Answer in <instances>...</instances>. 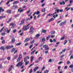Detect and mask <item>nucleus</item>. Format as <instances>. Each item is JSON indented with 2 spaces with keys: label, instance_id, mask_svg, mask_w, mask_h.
<instances>
[{
  "label": "nucleus",
  "instance_id": "nucleus-38",
  "mask_svg": "<svg viewBox=\"0 0 73 73\" xmlns=\"http://www.w3.org/2000/svg\"><path fill=\"white\" fill-rule=\"evenodd\" d=\"M64 38H65V36H63L61 38L60 40H64Z\"/></svg>",
  "mask_w": 73,
  "mask_h": 73
},
{
  "label": "nucleus",
  "instance_id": "nucleus-54",
  "mask_svg": "<svg viewBox=\"0 0 73 73\" xmlns=\"http://www.w3.org/2000/svg\"><path fill=\"white\" fill-rule=\"evenodd\" d=\"M36 15H38V14H40V11H37V12H36Z\"/></svg>",
  "mask_w": 73,
  "mask_h": 73
},
{
  "label": "nucleus",
  "instance_id": "nucleus-60",
  "mask_svg": "<svg viewBox=\"0 0 73 73\" xmlns=\"http://www.w3.org/2000/svg\"><path fill=\"white\" fill-rule=\"evenodd\" d=\"M7 60H11V57H8L7 58Z\"/></svg>",
  "mask_w": 73,
  "mask_h": 73
},
{
  "label": "nucleus",
  "instance_id": "nucleus-4",
  "mask_svg": "<svg viewBox=\"0 0 73 73\" xmlns=\"http://www.w3.org/2000/svg\"><path fill=\"white\" fill-rule=\"evenodd\" d=\"M23 65V62H19L17 64L16 66L17 67H19V66H21Z\"/></svg>",
  "mask_w": 73,
  "mask_h": 73
},
{
  "label": "nucleus",
  "instance_id": "nucleus-22",
  "mask_svg": "<svg viewBox=\"0 0 73 73\" xmlns=\"http://www.w3.org/2000/svg\"><path fill=\"white\" fill-rule=\"evenodd\" d=\"M18 2H19L18 1H15L13 3V4H17V3H18Z\"/></svg>",
  "mask_w": 73,
  "mask_h": 73
},
{
  "label": "nucleus",
  "instance_id": "nucleus-29",
  "mask_svg": "<svg viewBox=\"0 0 73 73\" xmlns=\"http://www.w3.org/2000/svg\"><path fill=\"white\" fill-rule=\"evenodd\" d=\"M25 62V65H27L29 64V61H27Z\"/></svg>",
  "mask_w": 73,
  "mask_h": 73
},
{
  "label": "nucleus",
  "instance_id": "nucleus-33",
  "mask_svg": "<svg viewBox=\"0 0 73 73\" xmlns=\"http://www.w3.org/2000/svg\"><path fill=\"white\" fill-rule=\"evenodd\" d=\"M45 66L43 67L42 69L41 72H42V71H43V70H44V69H45Z\"/></svg>",
  "mask_w": 73,
  "mask_h": 73
},
{
  "label": "nucleus",
  "instance_id": "nucleus-56",
  "mask_svg": "<svg viewBox=\"0 0 73 73\" xmlns=\"http://www.w3.org/2000/svg\"><path fill=\"white\" fill-rule=\"evenodd\" d=\"M63 12V9H61L59 10L60 12Z\"/></svg>",
  "mask_w": 73,
  "mask_h": 73
},
{
  "label": "nucleus",
  "instance_id": "nucleus-36",
  "mask_svg": "<svg viewBox=\"0 0 73 73\" xmlns=\"http://www.w3.org/2000/svg\"><path fill=\"white\" fill-rule=\"evenodd\" d=\"M11 70H12V68L11 67H10L9 68V72Z\"/></svg>",
  "mask_w": 73,
  "mask_h": 73
},
{
  "label": "nucleus",
  "instance_id": "nucleus-3",
  "mask_svg": "<svg viewBox=\"0 0 73 73\" xmlns=\"http://www.w3.org/2000/svg\"><path fill=\"white\" fill-rule=\"evenodd\" d=\"M18 8V6L17 5H13L12 7H11V9H16Z\"/></svg>",
  "mask_w": 73,
  "mask_h": 73
},
{
  "label": "nucleus",
  "instance_id": "nucleus-41",
  "mask_svg": "<svg viewBox=\"0 0 73 73\" xmlns=\"http://www.w3.org/2000/svg\"><path fill=\"white\" fill-rule=\"evenodd\" d=\"M33 47V44H32L30 45V46L29 47V48L30 49H31V48Z\"/></svg>",
  "mask_w": 73,
  "mask_h": 73
},
{
  "label": "nucleus",
  "instance_id": "nucleus-44",
  "mask_svg": "<svg viewBox=\"0 0 73 73\" xmlns=\"http://www.w3.org/2000/svg\"><path fill=\"white\" fill-rule=\"evenodd\" d=\"M44 53H45L46 54H47V53H48V51L46 50V51H44Z\"/></svg>",
  "mask_w": 73,
  "mask_h": 73
},
{
  "label": "nucleus",
  "instance_id": "nucleus-6",
  "mask_svg": "<svg viewBox=\"0 0 73 73\" xmlns=\"http://www.w3.org/2000/svg\"><path fill=\"white\" fill-rule=\"evenodd\" d=\"M66 21H65L63 22H61L59 24V25L60 26H63V25H64V24H66Z\"/></svg>",
  "mask_w": 73,
  "mask_h": 73
},
{
  "label": "nucleus",
  "instance_id": "nucleus-53",
  "mask_svg": "<svg viewBox=\"0 0 73 73\" xmlns=\"http://www.w3.org/2000/svg\"><path fill=\"white\" fill-rule=\"evenodd\" d=\"M7 31H8V30L7 29H5L4 30V32H7Z\"/></svg>",
  "mask_w": 73,
  "mask_h": 73
},
{
  "label": "nucleus",
  "instance_id": "nucleus-52",
  "mask_svg": "<svg viewBox=\"0 0 73 73\" xmlns=\"http://www.w3.org/2000/svg\"><path fill=\"white\" fill-rule=\"evenodd\" d=\"M67 65H68V64H70V61H67Z\"/></svg>",
  "mask_w": 73,
  "mask_h": 73
},
{
  "label": "nucleus",
  "instance_id": "nucleus-31",
  "mask_svg": "<svg viewBox=\"0 0 73 73\" xmlns=\"http://www.w3.org/2000/svg\"><path fill=\"white\" fill-rule=\"evenodd\" d=\"M48 72H49V70H47L44 71V73H48Z\"/></svg>",
  "mask_w": 73,
  "mask_h": 73
},
{
  "label": "nucleus",
  "instance_id": "nucleus-37",
  "mask_svg": "<svg viewBox=\"0 0 73 73\" xmlns=\"http://www.w3.org/2000/svg\"><path fill=\"white\" fill-rule=\"evenodd\" d=\"M4 27H3L2 29H1V31H0V32L1 33V32H2V31H3V29H4Z\"/></svg>",
  "mask_w": 73,
  "mask_h": 73
},
{
  "label": "nucleus",
  "instance_id": "nucleus-62",
  "mask_svg": "<svg viewBox=\"0 0 73 73\" xmlns=\"http://www.w3.org/2000/svg\"><path fill=\"white\" fill-rule=\"evenodd\" d=\"M72 2H73V1L72 0H70V3L71 4V3H72Z\"/></svg>",
  "mask_w": 73,
  "mask_h": 73
},
{
  "label": "nucleus",
  "instance_id": "nucleus-25",
  "mask_svg": "<svg viewBox=\"0 0 73 73\" xmlns=\"http://www.w3.org/2000/svg\"><path fill=\"white\" fill-rule=\"evenodd\" d=\"M42 12H45V8H44L42 9Z\"/></svg>",
  "mask_w": 73,
  "mask_h": 73
},
{
  "label": "nucleus",
  "instance_id": "nucleus-34",
  "mask_svg": "<svg viewBox=\"0 0 73 73\" xmlns=\"http://www.w3.org/2000/svg\"><path fill=\"white\" fill-rule=\"evenodd\" d=\"M16 31H17V30H16V29H15L13 31V33H15L16 32Z\"/></svg>",
  "mask_w": 73,
  "mask_h": 73
},
{
  "label": "nucleus",
  "instance_id": "nucleus-23",
  "mask_svg": "<svg viewBox=\"0 0 73 73\" xmlns=\"http://www.w3.org/2000/svg\"><path fill=\"white\" fill-rule=\"evenodd\" d=\"M16 50V48H13V49H12L11 50V52H13L14 51H15Z\"/></svg>",
  "mask_w": 73,
  "mask_h": 73
},
{
  "label": "nucleus",
  "instance_id": "nucleus-2",
  "mask_svg": "<svg viewBox=\"0 0 73 73\" xmlns=\"http://www.w3.org/2000/svg\"><path fill=\"white\" fill-rule=\"evenodd\" d=\"M13 48V46L12 45H11V46H6L5 47V49H11V48Z\"/></svg>",
  "mask_w": 73,
  "mask_h": 73
},
{
  "label": "nucleus",
  "instance_id": "nucleus-61",
  "mask_svg": "<svg viewBox=\"0 0 73 73\" xmlns=\"http://www.w3.org/2000/svg\"><path fill=\"white\" fill-rule=\"evenodd\" d=\"M56 11L57 12H59V9H58L56 10Z\"/></svg>",
  "mask_w": 73,
  "mask_h": 73
},
{
  "label": "nucleus",
  "instance_id": "nucleus-63",
  "mask_svg": "<svg viewBox=\"0 0 73 73\" xmlns=\"http://www.w3.org/2000/svg\"><path fill=\"white\" fill-rule=\"evenodd\" d=\"M59 4L60 5H62V4H63V3L62 2H60L59 3Z\"/></svg>",
  "mask_w": 73,
  "mask_h": 73
},
{
  "label": "nucleus",
  "instance_id": "nucleus-7",
  "mask_svg": "<svg viewBox=\"0 0 73 73\" xmlns=\"http://www.w3.org/2000/svg\"><path fill=\"white\" fill-rule=\"evenodd\" d=\"M11 25H12V27H11V28H12V29H13L15 27V24L13 23H11L9 25V26H11Z\"/></svg>",
  "mask_w": 73,
  "mask_h": 73
},
{
  "label": "nucleus",
  "instance_id": "nucleus-64",
  "mask_svg": "<svg viewBox=\"0 0 73 73\" xmlns=\"http://www.w3.org/2000/svg\"><path fill=\"white\" fill-rule=\"evenodd\" d=\"M64 18V16L62 15L61 16H60V19H62Z\"/></svg>",
  "mask_w": 73,
  "mask_h": 73
},
{
  "label": "nucleus",
  "instance_id": "nucleus-24",
  "mask_svg": "<svg viewBox=\"0 0 73 73\" xmlns=\"http://www.w3.org/2000/svg\"><path fill=\"white\" fill-rule=\"evenodd\" d=\"M27 58L26 57H25L24 58V62H27Z\"/></svg>",
  "mask_w": 73,
  "mask_h": 73
},
{
  "label": "nucleus",
  "instance_id": "nucleus-51",
  "mask_svg": "<svg viewBox=\"0 0 73 73\" xmlns=\"http://www.w3.org/2000/svg\"><path fill=\"white\" fill-rule=\"evenodd\" d=\"M5 35V33H2V36H4Z\"/></svg>",
  "mask_w": 73,
  "mask_h": 73
},
{
  "label": "nucleus",
  "instance_id": "nucleus-58",
  "mask_svg": "<svg viewBox=\"0 0 73 73\" xmlns=\"http://www.w3.org/2000/svg\"><path fill=\"white\" fill-rule=\"evenodd\" d=\"M51 21H53L54 20V19H53V18H52L50 19Z\"/></svg>",
  "mask_w": 73,
  "mask_h": 73
},
{
  "label": "nucleus",
  "instance_id": "nucleus-8",
  "mask_svg": "<svg viewBox=\"0 0 73 73\" xmlns=\"http://www.w3.org/2000/svg\"><path fill=\"white\" fill-rule=\"evenodd\" d=\"M21 9H22V8H21V7H20L19 9L18 10V12H19L20 13H21V12H23V11H24V10L23 9H22L21 10H20Z\"/></svg>",
  "mask_w": 73,
  "mask_h": 73
},
{
  "label": "nucleus",
  "instance_id": "nucleus-59",
  "mask_svg": "<svg viewBox=\"0 0 73 73\" xmlns=\"http://www.w3.org/2000/svg\"><path fill=\"white\" fill-rule=\"evenodd\" d=\"M32 72H33V71H32V69H31L30 71V73H32Z\"/></svg>",
  "mask_w": 73,
  "mask_h": 73
},
{
  "label": "nucleus",
  "instance_id": "nucleus-20",
  "mask_svg": "<svg viewBox=\"0 0 73 73\" xmlns=\"http://www.w3.org/2000/svg\"><path fill=\"white\" fill-rule=\"evenodd\" d=\"M45 40H46L45 39V38H43L42 39V42H44L45 41Z\"/></svg>",
  "mask_w": 73,
  "mask_h": 73
},
{
  "label": "nucleus",
  "instance_id": "nucleus-50",
  "mask_svg": "<svg viewBox=\"0 0 73 73\" xmlns=\"http://www.w3.org/2000/svg\"><path fill=\"white\" fill-rule=\"evenodd\" d=\"M11 29H10L9 30L7 31V33H9V32H10V31H11Z\"/></svg>",
  "mask_w": 73,
  "mask_h": 73
},
{
  "label": "nucleus",
  "instance_id": "nucleus-14",
  "mask_svg": "<svg viewBox=\"0 0 73 73\" xmlns=\"http://www.w3.org/2000/svg\"><path fill=\"white\" fill-rule=\"evenodd\" d=\"M29 33L30 34H32L34 33V31L33 30H30Z\"/></svg>",
  "mask_w": 73,
  "mask_h": 73
},
{
  "label": "nucleus",
  "instance_id": "nucleus-28",
  "mask_svg": "<svg viewBox=\"0 0 73 73\" xmlns=\"http://www.w3.org/2000/svg\"><path fill=\"white\" fill-rule=\"evenodd\" d=\"M20 15V14H18L15 15L14 17L15 18H16V17H19V15Z\"/></svg>",
  "mask_w": 73,
  "mask_h": 73
},
{
  "label": "nucleus",
  "instance_id": "nucleus-18",
  "mask_svg": "<svg viewBox=\"0 0 73 73\" xmlns=\"http://www.w3.org/2000/svg\"><path fill=\"white\" fill-rule=\"evenodd\" d=\"M30 30H31V31H34L35 30V29L32 27H31L30 29Z\"/></svg>",
  "mask_w": 73,
  "mask_h": 73
},
{
  "label": "nucleus",
  "instance_id": "nucleus-26",
  "mask_svg": "<svg viewBox=\"0 0 73 73\" xmlns=\"http://www.w3.org/2000/svg\"><path fill=\"white\" fill-rule=\"evenodd\" d=\"M5 16H0V20H1L2 19H3V18H5Z\"/></svg>",
  "mask_w": 73,
  "mask_h": 73
},
{
  "label": "nucleus",
  "instance_id": "nucleus-49",
  "mask_svg": "<svg viewBox=\"0 0 73 73\" xmlns=\"http://www.w3.org/2000/svg\"><path fill=\"white\" fill-rule=\"evenodd\" d=\"M46 30H44L43 31V33H46Z\"/></svg>",
  "mask_w": 73,
  "mask_h": 73
},
{
  "label": "nucleus",
  "instance_id": "nucleus-55",
  "mask_svg": "<svg viewBox=\"0 0 73 73\" xmlns=\"http://www.w3.org/2000/svg\"><path fill=\"white\" fill-rule=\"evenodd\" d=\"M20 58H18L17 59V61H20Z\"/></svg>",
  "mask_w": 73,
  "mask_h": 73
},
{
  "label": "nucleus",
  "instance_id": "nucleus-11",
  "mask_svg": "<svg viewBox=\"0 0 73 73\" xmlns=\"http://www.w3.org/2000/svg\"><path fill=\"white\" fill-rule=\"evenodd\" d=\"M2 50L4 51L5 50V47L4 46H1L0 48Z\"/></svg>",
  "mask_w": 73,
  "mask_h": 73
},
{
  "label": "nucleus",
  "instance_id": "nucleus-32",
  "mask_svg": "<svg viewBox=\"0 0 73 73\" xmlns=\"http://www.w3.org/2000/svg\"><path fill=\"white\" fill-rule=\"evenodd\" d=\"M5 40H3L2 41V44H5Z\"/></svg>",
  "mask_w": 73,
  "mask_h": 73
},
{
  "label": "nucleus",
  "instance_id": "nucleus-48",
  "mask_svg": "<svg viewBox=\"0 0 73 73\" xmlns=\"http://www.w3.org/2000/svg\"><path fill=\"white\" fill-rule=\"evenodd\" d=\"M68 41H69V43H71L72 41V40L71 39H68Z\"/></svg>",
  "mask_w": 73,
  "mask_h": 73
},
{
  "label": "nucleus",
  "instance_id": "nucleus-39",
  "mask_svg": "<svg viewBox=\"0 0 73 73\" xmlns=\"http://www.w3.org/2000/svg\"><path fill=\"white\" fill-rule=\"evenodd\" d=\"M35 51H36V50H34V51H32L31 52V54H33V53L35 52Z\"/></svg>",
  "mask_w": 73,
  "mask_h": 73
},
{
  "label": "nucleus",
  "instance_id": "nucleus-27",
  "mask_svg": "<svg viewBox=\"0 0 73 73\" xmlns=\"http://www.w3.org/2000/svg\"><path fill=\"white\" fill-rule=\"evenodd\" d=\"M21 42H20L18 43L17 44H16V45H17V46H19V45H21Z\"/></svg>",
  "mask_w": 73,
  "mask_h": 73
},
{
  "label": "nucleus",
  "instance_id": "nucleus-43",
  "mask_svg": "<svg viewBox=\"0 0 73 73\" xmlns=\"http://www.w3.org/2000/svg\"><path fill=\"white\" fill-rule=\"evenodd\" d=\"M35 42V40H33L32 41L30 42V43L31 44H33Z\"/></svg>",
  "mask_w": 73,
  "mask_h": 73
},
{
  "label": "nucleus",
  "instance_id": "nucleus-21",
  "mask_svg": "<svg viewBox=\"0 0 73 73\" xmlns=\"http://www.w3.org/2000/svg\"><path fill=\"white\" fill-rule=\"evenodd\" d=\"M19 58L20 59H21L23 58V56H22V54H19Z\"/></svg>",
  "mask_w": 73,
  "mask_h": 73
},
{
  "label": "nucleus",
  "instance_id": "nucleus-5",
  "mask_svg": "<svg viewBox=\"0 0 73 73\" xmlns=\"http://www.w3.org/2000/svg\"><path fill=\"white\" fill-rule=\"evenodd\" d=\"M43 48H45L44 50H48L49 49V47H48V46L46 45H43Z\"/></svg>",
  "mask_w": 73,
  "mask_h": 73
},
{
  "label": "nucleus",
  "instance_id": "nucleus-9",
  "mask_svg": "<svg viewBox=\"0 0 73 73\" xmlns=\"http://www.w3.org/2000/svg\"><path fill=\"white\" fill-rule=\"evenodd\" d=\"M6 13H9V14H11L12 13V11L11 10H8L6 11Z\"/></svg>",
  "mask_w": 73,
  "mask_h": 73
},
{
  "label": "nucleus",
  "instance_id": "nucleus-30",
  "mask_svg": "<svg viewBox=\"0 0 73 73\" xmlns=\"http://www.w3.org/2000/svg\"><path fill=\"white\" fill-rule=\"evenodd\" d=\"M55 33V31H52L51 32V35H53L54 33Z\"/></svg>",
  "mask_w": 73,
  "mask_h": 73
},
{
  "label": "nucleus",
  "instance_id": "nucleus-40",
  "mask_svg": "<svg viewBox=\"0 0 73 73\" xmlns=\"http://www.w3.org/2000/svg\"><path fill=\"white\" fill-rule=\"evenodd\" d=\"M69 68H73V65H70L69 66Z\"/></svg>",
  "mask_w": 73,
  "mask_h": 73
},
{
  "label": "nucleus",
  "instance_id": "nucleus-13",
  "mask_svg": "<svg viewBox=\"0 0 73 73\" xmlns=\"http://www.w3.org/2000/svg\"><path fill=\"white\" fill-rule=\"evenodd\" d=\"M12 20V18H11L9 19V20H8L6 22L8 24H9L10 21H11Z\"/></svg>",
  "mask_w": 73,
  "mask_h": 73
},
{
  "label": "nucleus",
  "instance_id": "nucleus-17",
  "mask_svg": "<svg viewBox=\"0 0 73 73\" xmlns=\"http://www.w3.org/2000/svg\"><path fill=\"white\" fill-rule=\"evenodd\" d=\"M31 62H32V61H33V59L34 58V57H33V56H31Z\"/></svg>",
  "mask_w": 73,
  "mask_h": 73
},
{
  "label": "nucleus",
  "instance_id": "nucleus-42",
  "mask_svg": "<svg viewBox=\"0 0 73 73\" xmlns=\"http://www.w3.org/2000/svg\"><path fill=\"white\" fill-rule=\"evenodd\" d=\"M29 45V43H27L25 44V46H28Z\"/></svg>",
  "mask_w": 73,
  "mask_h": 73
},
{
  "label": "nucleus",
  "instance_id": "nucleus-1",
  "mask_svg": "<svg viewBox=\"0 0 73 73\" xmlns=\"http://www.w3.org/2000/svg\"><path fill=\"white\" fill-rule=\"evenodd\" d=\"M31 23H29L27 26L25 25V26L24 27L23 26V28L22 29L23 31H27L28 30V29L27 28V27H28L29 25H31Z\"/></svg>",
  "mask_w": 73,
  "mask_h": 73
},
{
  "label": "nucleus",
  "instance_id": "nucleus-10",
  "mask_svg": "<svg viewBox=\"0 0 73 73\" xmlns=\"http://www.w3.org/2000/svg\"><path fill=\"white\" fill-rule=\"evenodd\" d=\"M24 21H25V20L24 19L22 20L21 23L20 24V25H23V24H24Z\"/></svg>",
  "mask_w": 73,
  "mask_h": 73
},
{
  "label": "nucleus",
  "instance_id": "nucleus-15",
  "mask_svg": "<svg viewBox=\"0 0 73 73\" xmlns=\"http://www.w3.org/2000/svg\"><path fill=\"white\" fill-rule=\"evenodd\" d=\"M4 11V9H2L1 7H0V12H3Z\"/></svg>",
  "mask_w": 73,
  "mask_h": 73
},
{
  "label": "nucleus",
  "instance_id": "nucleus-12",
  "mask_svg": "<svg viewBox=\"0 0 73 73\" xmlns=\"http://www.w3.org/2000/svg\"><path fill=\"white\" fill-rule=\"evenodd\" d=\"M30 40V38H26L24 41L25 42H28V41H29Z\"/></svg>",
  "mask_w": 73,
  "mask_h": 73
},
{
  "label": "nucleus",
  "instance_id": "nucleus-35",
  "mask_svg": "<svg viewBox=\"0 0 73 73\" xmlns=\"http://www.w3.org/2000/svg\"><path fill=\"white\" fill-rule=\"evenodd\" d=\"M67 42H68V40H65V42L64 43V45H65V44H66V43H67Z\"/></svg>",
  "mask_w": 73,
  "mask_h": 73
},
{
  "label": "nucleus",
  "instance_id": "nucleus-19",
  "mask_svg": "<svg viewBox=\"0 0 73 73\" xmlns=\"http://www.w3.org/2000/svg\"><path fill=\"white\" fill-rule=\"evenodd\" d=\"M12 43H14L15 42V38H13L11 40Z\"/></svg>",
  "mask_w": 73,
  "mask_h": 73
},
{
  "label": "nucleus",
  "instance_id": "nucleus-47",
  "mask_svg": "<svg viewBox=\"0 0 73 73\" xmlns=\"http://www.w3.org/2000/svg\"><path fill=\"white\" fill-rule=\"evenodd\" d=\"M50 42H53V41L52 39H50Z\"/></svg>",
  "mask_w": 73,
  "mask_h": 73
},
{
  "label": "nucleus",
  "instance_id": "nucleus-16",
  "mask_svg": "<svg viewBox=\"0 0 73 73\" xmlns=\"http://www.w3.org/2000/svg\"><path fill=\"white\" fill-rule=\"evenodd\" d=\"M17 57H18V55H15L13 59V60H15V59H16V58H17Z\"/></svg>",
  "mask_w": 73,
  "mask_h": 73
},
{
  "label": "nucleus",
  "instance_id": "nucleus-57",
  "mask_svg": "<svg viewBox=\"0 0 73 73\" xmlns=\"http://www.w3.org/2000/svg\"><path fill=\"white\" fill-rule=\"evenodd\" d=\"M35 69H36L37 70V69H38V66H36L35 67Z\"/></svg>",
  "mask_w": 73,
  "mask_h": 73
},
{
  "label": "nucleus",
  "instance_id": "nucleus-46",
  "mask_svg": "<svg viewBox=\"0 0 73 73\" xmlns=\"http://www.w3.org/2000/svg\"><path fill=\"white\" fill-rule=\"evenodd\" d=\"M41 59H42L41 57H40L38 58V60H39V61H40V60H41Z\"/></svg>",
  "mask_w": 73,
  "mask_h": 73
},
{
  "label": "nucleus",
  "instance_id": "nucleus-45",
  "mask_svg": "<svg viewBox=\"0 0 73 73\" xmlns=\"http://www.w3.org/2000/svg\"><path fill=\"white\" fill-rule=\"evenodd\" d=\"M51 16V15H50V14L49 13L46 16V17H48V16Z\"/></svg>",
  "mask_w": 73,
  "mask_h": 73
}]
</instances>
